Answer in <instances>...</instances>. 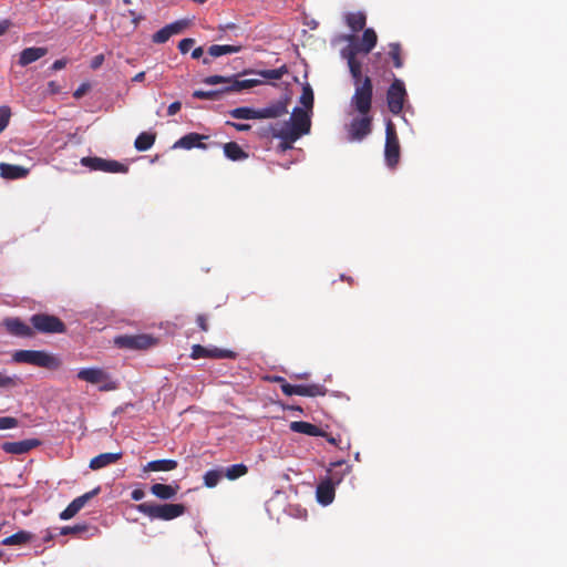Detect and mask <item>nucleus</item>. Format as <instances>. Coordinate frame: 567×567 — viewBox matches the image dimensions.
<instances>
[{
	"label": "nucleus",
	"mask_w": 567,
	"mask_h": 567,
	"mask_svg": "<svg viewBox=\"0 0 567 567\" xmlns=\"http://www.w3.org/2000/svg\"><path fill=\"white\" fill-rule=\"evenodd\" d=\"M290 430L292 432H296V433H302V434H307V435H310V436H321L323 435L322 431L311 424V423H308V422H303V421H295V422H291L290 423Z\"/></svg>",
	"instance_id": "obj_26"
},
{
	"label": "nucleus",
	"mask_w": 567,
	"mask_h": 567,
	"mask_svg": "<svg viewBox=\"0 0 567 567\" xmlns=\"http://www.w3.org/2000/svg\"><path fill=\"white\" fill-rule=\"evenodd\" d=\"M81 164L85 167H89L92 171L106 172L109 161L100 158V157H83L81 159Z\"/></svg>",
	"instance_id": "obj_32"
},
{
	"label": "nucleus",
	"mask_w": 567,
	"mask_h": 567,
	"mask_svg": "<svg viewBox=\"0 0 567 567\" xmlns=\"http://www.w3.org/2000/svg\"><path fill=\"white\" fill-rule=\"evenodd\" d=\"M195 41L190 38H187V39H183L179 43H178V49L182 53H186L190 50V48L194 45Z\"/></svg>",
	"instance_id": "obj_45"
},
{
	"label": "nucleus",
	"mask_w": 567,
	"mask_h": 567,
	"mask_svg": "<svg viewBox=\"0 0 567 567\" xmlns=\"http://www.w3.org/2000/svg\"><path fill=\"white\" fill-rule=\"evenodd\" d=\"M177 467L174 460H156L148 462L144 467V472H168Z\"/></svg>",
	"instance_id": "obj_27"
},
{
	"label": "nucleus",
	"mask_w": 567,
	"mask_h": 567,
	"mask_svg": "<svg viewBox=\"0 0 567 567\" xmlns=\"http://www.w3.org/2000/svg\"><path fill=\"white\" fill-rule=\"evenodd\" d=\"M227 28H228V29L235 28V24H227V25L223 27L221 29H223V30H225V29H227Z\"/></svg>",
	"instance_id": "obj_63"
},
{
	"label": "nucleus",
	"mask_w": 567,
	"mask_h": 567,
	"mask_svg": "<svg viewBox=\"0 0 567 567\" xmlns=\"http://www.w3.org/2000/svg\"><path fill=\"white\" fill-rule=\"evenodd\" d=\"M154 142V135L144 132L136 137L134 145L136 150L144 152L150 150L153 146Z\"/></svg>",
	"instance_id": "obj_36"
},
{
	"label": "nucleus",
	"mask_w": 567,
	"mask_h": 567,
	"mask_svg": "<svg viewBox=\"0 0 567 567\" xmlns=\"http://www.w3.org/2000/svg\"><path fill=\"white\" fill-rule=\"evenodd\" d=\"M309 377L308 372L295 374L293 378L296 379H307Z\"/></svg>",
	"instance_id": "obj_58"
},
{
	"label": "nucleus",
	"mask_w": 567,
	"mask_h": 567,
	"mask_svg": "<svg viewBox=\"0 0 567 567\" xmlns=\"http://www.w3.org/2000/svg\"><path fill=\"white\" fill-rule=\"evenodd\" d=\"M384 158L389 167H394L400 158V144L394 124L391 121L386 122L385 127Z\"/></svg>",
	"instance_id": "obj_7"
},
{
	"label": "nucleus",
	"mask_w": 567,
	"mask_h": 567,
	"mask_svg": "<svg viewBox=\"0 0 567 567\" xmlns=\"http://www.w3.org/2000/svg\"><path fill=\"white\" fill-rule=\"evenodd\" d=\"M128 12L133 17V23L136 25L138 23V21L141 20V17H136V14L133 10H130Z\"/></svg>",
	"instance_id": "obj_57"
},
{
	"label": "nucleus",
	"mask_w": 567,
	"mask_h": 567,
	"mask_svg": "<svg viewBox=\"0 0 567 567\" xmlns=\"http://www.w3.org/2000/svg\"><path fill=\"white\" fill-rule=\"evenodd\" d=\"M29 173V169L18 166V165H11L1 163L0 164V174L4 178L16 179L27 176Z\"/></svg>",
	"instance_id": "obj_25"
},
{
	"label": "nucleus",
	"mask_w": 567,
	"mask_h": 567,
	"mask_svg": "<svg viewBox=\"0 0 567 567\" xmlns=\"http://www.w3.org/2000/svg\"><path fill=\"white\" fill-rule=\"evenodd\" d=\"M301 106H297L296 109H302L308 112L310 116L312 106H313V92L309 84L302 87V93L299 99Z\"/></svg>",
	"instance_id": "obj_30"
},
{
	"label": "nucleus",
	"mask_w": 567,
	"mask_h": 567,
	"mask_svg": "<svg viewBox=\"0 0 567 567\" xmlns=\"http://www.w3.org/2000/svg\"><path fill=\"white\" fill-rule=\"evenodd\" d=\"M13 360L48 369H58L61 365L56 357L38 350H19L13 354Z\"/></svg>",
	"instance_id": "obj_5"
},
{
	"label": "nucleus",
	"mask_w": 567,
	"mask_h": 567,
	"mask_svg": "<svg viewBox=\"0 0 567 567\" xmlns=\"http://www.w3.org/2000/svg\"><path fill=\"white\" fill-rule=\"evenodd\" d=\"M34 329L44 333H63L64 323L56 317L50 315H33L30 319Z\"/></svg>",
	"instance_id": "obj_9"
},
{
	"label": "nucleus",
	"mask_w": 567,
	"mask_h": 567,
	"mask_svg": "<svg viewBox=\"0 0 567 567\" xmlns=\"http://www.w3.org/2000/svg\"><path fill=\"white\" fill-rule=\"evenodd\" d=\"M83 92H84V89H83V87H79V89L75 91L74 96H75V97H80V96L83 94Z\"/></svg>",
	"instance_id": "obj_59"
},
{
	"label": "nucleus",
	"mask_w": 567,
	"mask_h": 567,
	"mask_svg": "<svg viewBox=\"0 0 567 567\" xmlns=\"http://www.w3.org/2000/svg\"><path fill=\"white\" fill-rule=\"evenodd\" d=\"M31 538V535L27 532H18L2 540V545H21L27 542H29Z\"/></svg>",
	"instance_id": "obj_37"
},
{
	"label": "nucleus",
	"mask_w": 567,
	"mask_h": 567,
	"mask_svg": "<svg viewBox=\"0 0 567 567\" xmlns=\"http://www.w3.org/2000/svg\"><path fill=\"white\" fill-rule=\"evenodd\" d=\"M188 25L187 20H178L173 23L167 24L169 32L172 35L181 33Z\"/></svg>",
	"instance_id": "obj_41"
},
{
	"label": "nucleus",
	"mask_w": 567,
	"mask_h": 567,
	"mask_svg": "<svg viewBox=\"0 0 567 567\" xmlns=\"http://www.w3.org/2000/svg\"><path fill=\"white\" fill-rule=\"evenodd\" d=\"M203 49L200 47L196 48L193 50L192 52V58L193 59H199L202 55H203Z\"/></svg>",
	"instance_id": "obj_55"
},
{
	"label": "nucleus",
	"mask_w": 567,
	"mask_h": 567,
	"mask_svg": "<svg viewBox=\"0 0 567 567\" xmlns=\"http://www.w3.org/2000/svg\"><path fill=\"white\" fill-rule=\"evenodd\" d=\"M84 529H85V527L84 526H80V525L73 526V527L66 526V527H63L61 529V534L66 535V534H71V533H80V532H82Z\"/></svg>",
	"instance_id": "obj_46"
},
{
	"label": "nucleus",
	"mask_w": 567,
	"mask_h": 567,
	"mask_svg": "<svg viewBox=\"0 0 567 567\" xmlns=\"http://www.w3.org/2000/svg\"><path fill=\"white\" fill-rule=\"evenodd\" d=\"M328 442L333 444V445L338 444V440L336 437H333V436L328 437Z\"/></svg>",
	"instance_id": "obj_61"
},
{
	"label": "nucleus",
	"mask_w": 567,
	"mask_h": 567,
	"mask_svg": "<svg viewBox=\"0 0 567 567\" xmlns=\"http://www.w3.org/2000/svg\"><path fill=\"white\" fill-rule=\"evenodd\" d=\"M207 138L204 135L197 133H189L183 137H181L175 144L174 147H181L185 150H190L194 147L205 148V145L202 143L203 140Z\"/></svg>",
	"instance_id": "obj_21"
},
{
	"label": "nucleus",
	"mask_w": 567,
	"mask_h": 567,
	"mask_svg": "<svg viewBox=\"0 0 567 567\" xmlns=\"http://www.w3.org/2000/svg\"><path fill=\"white\" fill-rule=\"evenodd\" d=\"M131 496H132V499H134V501H141V499H143V498H144L145 493H144V491H143V489H141V488H136V489H134V491L132 492Z\"/></svg>",
	"instance_id": "obj_51"
},
{
	"label": "nucleus",
	"mask_w": 567,
	"mask_h": 567,
	"mask_svg": "<svg viewBox=\"0 0 567 567\" xmlns=\"http://www.w3.org/2000/svg\"><path fill=\"white\" fill-rule=\"evenodd\" d=\"M226 124L235 127L237 131H248L250 128L249 124L235 123V122H227Z\"/></svg>",
	"instance_id": "obj_49"
},
{
	"label": "nucleus",
	"mask_w": 567,
	"mask_h": 567,
	"mask_svg": "<svg viewBox=\"0 0 567 567\" xmlns=\"http://www.w3.org/2000/svg\"><path fill=\"white\" fill-rule=\"evenodd\" d=\"M336 494V487L333 486L332 482L322 480L316 491V496L318 503H320L323 506L330 505L334 499Z\"/></svg>",
	"instance_id": "obj_17"
},
{
	"label": "nucleus",
	"mask_w": 567,
	"mask_h": 567,
	"mask_svg": "<svg viewBox=\"0 0 567 567\" xmlns=\"http://www.w3.org/2000/svg\"><path fill=\"white\" fill-rule=\"evenodd\" d=\"M178 485H167L156 483L151 486V493L159 499H172L176 496Z\"/></svg>",
	"instance_id": "obj_22"
},
{
	"label": "nucleus",
	"mask_w": 567,
	"mask_h": 567,
	"mask_svg": "<svg viewBox=\"0 0 567 567\" xmlns=\"http://www.w3.org/2000/svg\"><path fill=\"white\" fill-rule=\"evenodd\" d=\"M351 141H361L371 132V117L368 114H361L353 118L348 128Z\"/></svg>",
	"instance_id": "obj_12"
},
{
	"label": "nucleus",
	"mask_w": 567,
	"mask_h": 567,
	"mask_svg": "<svg viewBox=\"0 0 567 567\" xmlns=\"http://www.w3.org/2000/svg\"><path fill=\"white\" fill-rule=\"evenodd\" d=\"M181 107H182L181 102H173L167 107V114L169 116L175 115L177 112H179Z\"/></svg>",
	"instance_id": "obj_48"
},
{
	"label": "nucleus",
	"mask_w": 567,
	"mask_h": 567,
	"mask_svg": "<svg viewBox=\"0 0 567 567\" xmlns=\"http://www.w3.org/2000/svg\"><path fill=\"white\" fill-rule=\"evenodd\" d=\"M346 20L352 31H359L365 25V16L362 12L349 13Z\"/></svg>",
	"instance_id": "obj_34"
},
{
	"label": "nucleus",
	"mask_w": 567,
	"mask_h": 567,
	"mask_svg": "<svg viewBox=\"0 0 567 567\" xmlns=\"http://www.w3.org/2000/svg\"><path fill=\"white\" fill-rule=\"evenodd\" d=\"M197 323H198V326L200 327V329L203 331H207L208 330L207 319H206V317L204 315H199L197 317Z\"/></svg>",
	"instance_id": "obj_50"
},
{
	"label": "nucleus",
	"mask_w": 567,
	"mask_h": 567,
	"mask_svg": "<svg viewBox=\"0 0 567 567\" xmlns=\"http://www.w3.org/2000/svg\"><path fill=\"white\" fill-rule=\"evenodd\" d=\"M275 73H276L275 71H268L266 74L268 78H277V75Z\"/></svg>",
	"instance_id": "obj_62"
},
{
	"label": "nucleus",
	"mask_w": 567,
	"mask_h": 567,
	"mask_svg": "<svg viewBox=\"0 0 567 567\" xmlns=\"http://www.w3.org/2000/svg\"><path fill=\"white\" fill-rule=\"evenodd\" d=\"M127 171V167L122 164V163H118L116 161H109V165L106 167V172H110V173H125Z\"/></svg>",
	"instance_id": "obj_44"
},
{
	"label": "nucleus",
	"mask_w": 567,
	"mask_h": 567,
	"mask_svg": "<svg viewBox=\"0 0 567 567\" xmlns=\"http://www.w3.org/2000/svg\"><path fill=\"white\" fill-rule=\"evenodd\" d=\"M145 78V72H140L137 73L134 78H133V81L134 82H142Z\"/></svg>",
	"instance_id": "obj_56"
},
{
	"label": "nucleus",
	"mask_w": 567,
	"mask_h": 567,
	"mask_svg": "<svg viewBox=\"0 0 567 567\" xmlns=\"http://www.w3.org/2000/svg\"><path fill=\"white\" fill-rule=\"evenodd\" d=\"M172 37L168 28L165 25L161 30H158L156 33L153 34V42L155 43H165L169 38Z\"/></svg>",
	"instance_id": "obj_40"
},
{
	"label": "nucleus",
	"mask_w": 567,
	"mask_h": 567,
	"mask_svg": "<svg viewBox=\"0 0 567 567\" xmlns=\"http://www.w3.org/2000/svg\"><path fill=\"white\" fill-rule=\"evenodd\" d=\"M223 477H224V470L216 468V470L207 471L203 478H204L205 486L213 488L220 482V480Z\"/></svg>",
	"instance_id": "obj_33"
},
{
	"label": "nucleus",
	"mask_w": 567,
	"mask_h": 567,
	"mask_svg": "<svg viewBox=\"0 0 567 567\" xmlns=\"http://www.w3.org/2000/svg\"><path fill=\"white\" fill-rule=\"evenodd\" d=\"M11 116V111L8 106L0 107V133L7 127Z\"/></svg>",
	"instance_id": "obj_43"
},
{
	"label": "nucleus",
	"mask_w": 567,
	"mask_h": 567,
	"mask_svg": "<svg viewBox=\"0 0 567 567\" xmlns=\"http://www.w3.org/2000/svg\"><path fill=\"white\" fill-rule=\"evenodd\" d=\"M66 65V61L65 60H56L53 62L52 64V69L53 70H61L63 69L64 66Z\"/></svg>",
	"instance_id": "obj_53"
},
{
	"label": "nucleus",
	"mask_w": 567,
	"mask_h": 567,
	"mask_svg": "<svg viewBox=\"0 0 567 567\" xmlns=\"http://www.w3.org/2000/svg\"><path fill=\"white\" fill-rule=\"evenodd\" d=\"M45 54L47 49L44 48H27L20 53L19 64L21 66H25L32 62L38 61Z\"/></svg>",
	"instance_id": "obj_23"
},
{
	"label": "nucleus",
	"mask_w": 567,
	"mask_h": 567,
	"mask_svg": "<svg viewBox=\"0 0 567 567\" xmlns=\"http://www.w3.org/2000/svg\"><path fill=\"white\" fill-rule=\"evenodd\" d=\"M103 62H104L103 54L95 55L91 61V68L93 70L99 69L103 64Z\"/></svg>",
	"instance_id": "obj_47"
},
{
	"label": "nucleus",
	"mask_w": 567,
	"mask_h": 567,
	"mask_svg": "<svg viewBox=\"0 0 567 567\" xmlns=\"http://www.w3.org/2000/svg\"><path fill=\"white\" fill-rule=\"evenodd\" d=\"M247 472L248 468L245 464H234L224 470V476L234 481L244 476Z\"/></svg>",
	"instance_id": "obj_35"
},
{
	"label": "nucleus",
	"mask_w": 567,
	"mask_h": 567,
	"mask_svg": "<svg viewBox=\"0 0 567 567\" xmlns=\"http://www.w3.org/2000/svg\"><path fill=\"white\" fill-rule=\"evenodd\" d=\"M76 377L81 381L97 385L100 391H113L118 385L109 372L99 367L82 368L78 371Z\"/></svg>",
	"instance_id": "obj_4"
},
{
	"label": "nucleus",
	"mask_w": 567,
	"mask_h": 567,
	"mask_svg": "<svg viewBox=\"0 0 567 567\" xmlns=\"http://www.w3.org/2000/svg\"><path fill=\"white\" fill-rule=\"evenodd\" d=\"M205 84L216 85L225 83L227 86L225 91L228 92H243L245 90L251 89L261 82L257 79H244L240 80L236 76H221V75H210L204 80Z\"/></svg>",
	"instance_id": "obj_6"
},
{
	"label": "nucleus",
	"mask_w": 567,
	"mask_h": 567,
	"mask_svg": "<svg viewBox=\"0 0 567 567\" xmlns=\"http://www.w3.org/2000/svg\"><path fill=\"white\" fill-rule=\"evenodd\" d=\"M351 43L341 50V56L347 60L350 73L354 80L355 91L351 99V105L360 113L368 114L372 102V83L367 76L361 81V62L357 60V45Z\"/></svg>",
	"instance_id": "obj_1"
},
{
	"label": "nucleus",
	"mask_w": 567,
	"mask_h": 567,
	"mask_svg": "<svg viewBox=\"0 0 567 567\" xmlns=\"http://www.w3.org/2000/svg\"><path fill=\"white\" fill-rule=\"evenodd\" d=\"M311 120L308 112L302 109H293L291 116L284 123H277L272 127V135L282 140V151L292 147V144L302 135L310 132Z\"/></svg>",
	"instance_id": "obj_2"
},
{
	"label": "nucleus",
	"mask_w": 567,
	"mask_h": 567,
	"mask_svg": "<svg viewBox=\"0 0 567 567\" xmlns=\"http://www.w3.org/2000/svg\"><path fill=\"white\" fill-rule=\"evenodd\" d=\"M281 391L286 395H300V396H321L327 393V389L321 384H290L288 382H284L281 384Z\"/></svg>",
	"instance_id": "obj_11"
},
{
	"label": "nucleus",
	"mask_w": 567,
	"mask_h": 567,
	"mask_svg": "<svg viewBox=\"0 0 567 567\" xmlns=\"http://www.w3.org/2000/svg\"><path fill=\"white\" fill-rule=\"evenodd\" d=\"M229 115L238 120H255L258 118V110L247 106L236 107L229 111Z\"/></svg>",
	"instance_id": "obj_31"
},
{
	"label": "nucleus",
	"mask_w": 567,
	"mask_h": 567,
	"mask_svg": "<svg viewBox=\"0 0 567 567\" xmlns=\"http://www.w3.org/2000/svg\"><path fill=\"white\" fill-rule=\"evenodd\" d=\"M190 357L193 359L200 358H234L235 353L230 350L218 348H205L200 344H195L192 348Z\"/></svg>",
	"instance_id": "obj_14"
},
{
	"label": "nucleus",
	"mask_w": 567,
	"mask_h": 567,
	"mask_svg": "<svg viewBox=\"0 0 567 567\" xmlns=\"http://www.w3.org/2000/svg\"><path fill=\"white\" fill-rule=\"evenodd\" d=\"M19 378L17 375H8L0 372V389H11L19 384Z\"/></svg>",
	"instance_id": "obj_38"
},
{
	"label": "nucleus",
	"mask_w": 567,
	"mask_h": 567,
	"mask_svg": "<svg viewBox=\"0 0 567 567\" xmlns=\"http://www.w3.org/2000/svg\"><path fill=\"white\" fill-rule=\"evenodd\" d=\"M288 113L286 102H277L258 110V118H275Z\"/></svg>",
	"instance_id": "obj_20"
},
{
	"label": "nucleus",
	"mask_w": 567,
	"mask_h": 567,
	"mask_svg": "<svg viewBox=\"0 0 567 567\" xmlns=\"http://www.w3.org/2000/svg\"><path fill=\"white\" fill-rule=\"evenodd\" d=\"M11 27V21L10 20H1L0 21V35L4 34L9 28Z\"/></svg>",
	"instance_id": "obj_52"
},
{
	"label": "nucleus",
	"mask_w": 567,
	"mask_h": 567,
	"mask_svg": "<svg viewBox=\"0 0 567 567\" xmlns=\"http://www.w3.org/2000/svg\"><path fill=\"white\" fill-rule=\"evenodd\" d=\"M210 94H212L210 92L195 91L193 95L198 99H206V97L210 96Z\"/></svg>",
	"instance_id": "obj_54"
},
{
	"label": "nucleus",
	"mask_w": 567,
	"mask_h": 567,
	"mask_svg": "<svg viewBox=\"0 0 567 567\" xmlns=\"http://www.w3.org/2000/svg\"><path fill=\"white\" fill-rule=\"evenodd\" d=\"M349 37L350 35L344 37V40L348 42V45L351 43V41L349 40ZM351 37L353 38L352 43H354L358 48L357 54L359 52H363L364 54H368L375 47L377 40H378L375 31L370 28L364 30L361 44H358L355 42L354 35H351Z\"/></svg>",
	"instance_id": "obj_16"
},
{
	"label": "nucleus",
	"mask_w": 567,
	"mask_h": 567,
	"mask_svg": "<svg viewBox=\"0 0 567 567\" xmlns=\"http://www.w3.org/2000/svg\"><path fill=\"white\" fill-rule=\"evenodd\" d=\"M400 44L399 43H391L390 44V55L393 60V63H394V66L395 68H402L403 65V61L400 56Z\"/></svg>",
	"instance_id": "obj_39"
},
{
	"label": "nucleus",
	"mask_w": 567,
	"mask_h": 567,
	"mask_svg": "<svg viewBox=\"0 0 567 567\" xmlns=\"http://www.w3.org/2000/svg\"><path fill=\"white\" fill-rule=\"evenodd\" d=\"M121 456V453H102L91 460L90 468L94 471L103 468L118 461Z\"/></svg>",
	"instance_id": "obj_24"
},
{
	"label": "nucleus",
	"mask_w": 567,
	"mask_h": 567,
	"mask_svg": "<svg viewBox=\"0 0 567 567\" xmlns=\"http://www.w3.org/2000/svg\"><path fill=\"white\" fill-rule=\"evenodd\" d=\"M100 492V487L94 488L76 498H74L68 507L61 512L60 518L62 520H68L74 517L84 506L85 504L92 499Z\"/></svg>",
	"instance_id": "obj_13"
},
{
	"label": "nucleus",
	"mask_w": 567,
	"mask_h": 567,
	"mask_svg": "<svg viewBox=\"0 0 567 567\" xmlns=\"http://www.w3.org/2000/svg\"><path fill=\"white\" fill-rule=\"evenodd\" d=\"M18 426V420L12 416H1L0 417V431L10 430Z\"/></svg>",
	"instance_id": "obj_42"
},
{
	"label": "nucleus",
	"mask_w": 567,
	"mask_h": 567,
	"mask_svg": "<svg viewBox=\"0 0 567 567\" xmlns=\"http://www.w3.org/2000/svg\"><path fill=\"white\" fill-rule=\"evenodd\" d=\"M359 457H360V454H359V453H355L354 458H355L357 461H359Z\"/></svg>",
	"instance_id": "obj_64"
},
{
	"label": "nucleus",
	"mask_w": 567,
	"mask_h": 567,
	"mask_svg": "<svg viewBox=\"0 0 567 567\" xmlns=\"http://www.w3.org/2000/svg\"><path fill=\"white\" fill-rule=\"evenodd\" d=\"M38 445V441L34 440H24L19 442H4L2 444V450L6 453L10 454H24L29 452L31 449Z\"/></svg>",
	"instance_id": "obj_19"
},
{
	"label": "nucleus",
	"mask_w": 567,
	"mask_h": 567,
	"mask_svg": "<svg viewBox=\"0 0 567 567\" xmlns=\"http://www.w3.org/2000/svg\"><path fill=\"white\" fill-rule=\"evenodd\" d=\"M224 154L231 161H243L248 157L247 153L235 142H229L224 145Z\"/></svg>",
	"instance_id": "obj_28"
},
{
	"label": "nucleus",
	"mask_w": 567,
	"mask_h": 567,
	"mask_svg": "<svg viewBox=\"0 0 567 567\" xmlns=\"http://www.w3.org/2000/svg\"><path fill=\"white\" fill-rule=\"evenodd\" d=\"M114 344L121 349L143 350L155 344V339L147 334H124L115 337Z\"/></svg>",
	"instance_id": "obj_10"
},
{
	"label": "nucleus",
	"mask_w": 567,
	"mask_h": 567,
	"mask_svg": "<svg viewBox=\"0 0 567 567\" xmlns=\"http://www.w3.org/2000/svg\"><path fill=\"white\" fill-rule=\"evenodd\" d=\"M136 509L151 519L172 520L182 516L186 508L183 504L142 503L136 506Z\"/></svg>",
	"instance_id": "obj_3"
},
{
	"label": "nucleus",
	"mask_w": 567,
	"mask_h": 567,
	"mask_svg": "<svg viewBox=\"0 0 567 567\" xmlns=\"http://www.w3.org/2000/svg\"><path fill=\"white\" fill-rule=\"evenodd\" d=\"M350 472V465H346L344 461H337L330 464V467L328 468V476L324 480L332 482L336 487Z\"/></svg>",
	"instance_id": "obj_15"
},
{
	"label": "nucleus",
	"mask_w": 567,
	"mask_h": 567,
	"mask_svg": "<svg viewBox=\"0 0 567 567\" xmlns=\"http://www.w3.org/2000/svg\"><path fill=\"white\" fill-rule=\"evenodd\" d=\"M241 49H243L241 45H228V44L219 45V44H214V45H212L208 49V52H209V54L212 56L218 58V56H221V55H225V54L238 53V52L241 51Z\"/></svg>",
	"instance_id": "obj_29"
},
{
	"label": "nucleus",
	"mask_w": 567,
	"mask_h": 567,
	"mask_svg": "<svg viewBox=\"0 0 567 567\" xmlns=\"http://www.w3.org/2000/svg\"><path fill=\"white\" fill-rule=\"evenodd\" d=\"M7 330L16 337H31L32 329L18 318H7L3 321Z\"/></svg>",
	"instance_id": "obj_18"
},
{
	"label": "nucleus",
	"mask_w": 567,
	"mask_h": 567,
	"mask_svg": "<svg viewBox=\"0 0 567 567\" xmlns=\"http://www.w3.org/2000/svg\"><path fill=\"white\" fill-rule=\"evenodd\" d=\"M274 381L280 383V385L284 384V382H286V380L281 377L274 378Z\"/></svg>",
	"instance_id": "obj_60"
},
{
	"label": "nucleus",
	"mask_w": 567,
	"mask_h": 567,
	"mask_svg": "<svg viewBox=\"0 0 567 567\" xmlns=\"http://www.w3.org/2000/svg\"><path fill=\"white\" fill-rule=\"evenodd\" d=\"M406 99V90L402 80L394 79L386 93L389 110L393 114H400Z\"/></svg>",
	"instance_id": "obj_8"
}]
</instances>
